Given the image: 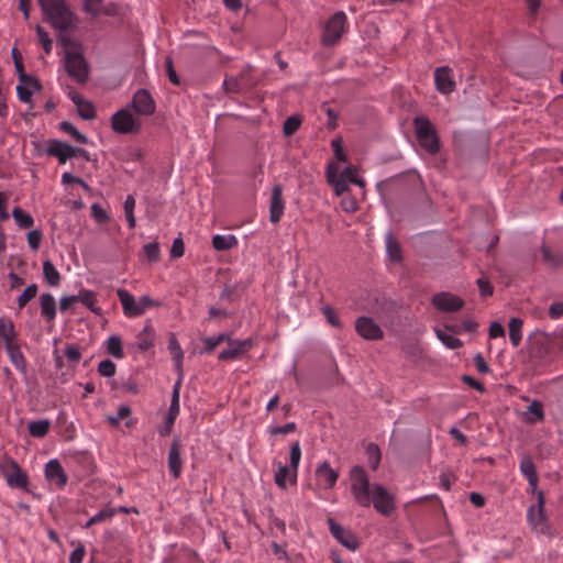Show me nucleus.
<instances>
[{"instance_id": "nucleus-1", "label": "nucleus", "mask_w": 563, "mask_h": 563, "mask_svg": "<svg viewBox=\"0 0 563 563\" xmlns=\"http://www.w3.org/2000/svg\"><path fill=\"white\" fill-rule=\"evenodd\" d=\"M350 482L352 497L358 506L368 508L373 505L374 509L385 517L390 516L396 509L395 496L382 484H371L369 475L363 466L355 465L351 468Z\"/></svg>"}, {"instance_id": "nucleus-2", "label": "nucleus", "mask_w": 563, "mask_h": 563, "mask_svg": "<svg viewBox=\"0 0 563 563\" xmlns=\"http://www.w3.org/2000/svg\"><path fill=\"white\" fill-rule=\"evenodd\" d=\"M300 460V443L295 441L290 445L289 465H284L280 462L275 463L277 465V470L274 475V482L279 489L286 490L288 485H295L297 483Z\"/></svg>"}, {"instance_id": "nucleus-3", "label": "nucleus", "mask_w": 563, "mask_h": 563, "mask_svg": "<svg viewBox=\"0 0 563 563\" xmlns=\"http://www.w3.org/2000/svg\"><path fill=\"white\" fill-rule=\"evenodd\" d=\"M413 128L420 146L431 155L437 154L440 151V140L432 122L427 117H416Z\"/></svg>"}, {"instance_id": "nucleus-4", "label": "nucleus", "mask_w": 563, "mask_h": 563, "mask_svg": "<svg viewBox=\"0 0 563 563\" xmlns=\"http://www.w3.org/2000/svg\"><path fill=\"white\" fill-rule=\"evenodd\" d=\"M117 295L122 305L123 313L128 318L140 317L146 311V309L159 306V302L152 299L150 296L144 295L136 299L124 288L117 289Z\"/></svg>"}, {"instance_id": "nucleus-5", "label": "nucleus", "mask_w": 563, "mask_h": 563, "mask_svg": "<svg viewBox=\"0 0 563 563\" xmlns=\"http://www.w3.org/2000/svg\"><path fill=\"white\" fill-rule=\"evenodd\" d=\"M44 14L52 24L60 30H67L73 23V13L66 7L64 0H37Z\"/></svg>"}, {"instance_id": "nucleus-6", "label": "nucleus", "mask_w": 563, "mask_h": 563, "mask_svg": "<svg viewBox=\"0 0 563 563\" xmlns=\"http://www.w3.org/2000/svg\"><path fill=\"white\" fill-rule=\"evenodd\" d=\"M60 40L64 42L66 48L64 62L67 74L78 84H85L88 79L89 67L82 53L77 48L68 49L67 43L69 40L65 36H62Z\"/></svg>"}, {"instance_id": "nucleus-7", "label": "nucleus", "mask_w": 563, "mask_h": 563, "mask_svg": "<svg viewBox=\"0 0 563 563\" xmlns=\"http://www.w3.org/2000/svg\"><path fill=\"white\" fill-rule=\"evenodd\" d=\"M143 122L132 113L130 107L122 108L111 117V128L118 134H137Z\"/></svg>"}, {"instance_id": "nucleus-8", "label": "nucleus", "mask_w": 563, "mask_h": 563, "mask_svg": "<svg viewBox=\"0 0 563 563\" xmlns=\"http://www.w3.org/2000/svg\"><path fill=\"white\" fill-rule=\"evenodd\" d=\"M346 24V15L343 11L335 12L327 22L322 35L324 45L335 44L342 36Z\"/></svg>"}, {"instance_id": "nucleus-9", "label": "nucleus", "mask_w": 563, "mask_h": 563, "mask_svg": "<svg viewBox=\"0 0 563 563\" xmlns=\"http://www.w3.org/2000/svg\"><path fill=\"white\" fill-rule=\"evenodd\" d=\"M0 470L10 487L25 488L27 476L15 461L4 459L0 463Z\"/></svg>"}, {"instance_id": "nucleus-10", "label": "nucleus", "mask_w": 563, "mask_h": 563, "mask_svg": "<svg viewBox=\"0 0 563 563\" xmlns=\"http://www.w3.org/2000/svg\"><path fill=\"white\" fill-rule=\"evenodd\" d=\"M527 518L534 531L540 533L548 531V523L544 515V495L542 492L538 493L537 504L531 505L528 508Z\"/></svg>"}, {"instance_id": "nucleus-11", "label": "nucleus", "mask_w": 563, "mask_h": 563, "mask_svg": "<svg viewBox=\"0 0 563 563\" xmlns=\"http://www.w3.org/2000/svg\"><path fill=\"white\" fill-rule=\"evenodd\" d=\"M139 115L150 117L155 112L156 104L146 89H137L128 104Z\"/></svg>"}, {"instance_id": "nucleus-12", "label": "nucleus", "mask_w": 563, "mask_h": 563, "mask_svg": "<svg viewBox=\"0 0 563 563\" xmlns=\"http://www.w3.org/2000/svg\"><path fill=\"white\" fill-rule=\"evenodd\" d=\"M332 537L343 547L351 551L358 549L360 543L356 536L349 529L339 525L333 518L327 520Z\"/></svg>"}, {"instance_id": "nucleus-13", "label": "nucleus", "mask_w": 563, "mask_h": 563, "mask_svg": "<svg viewBox=\"0 0 563 563\" xmlns=\"http://www.w3.org/2000/svg\"><path fill=\"white\" fill-rule=\"evenodd\" d=\"M355 331L361 338L368 341H377L384 336L382 328L372 318L365 316L356 319Z\"/></svg>"}, {"instance_id": "nucleus-14", "label": "nucleus", "mask_w": 563, "mask_h": 563, "mask_svg": "<svg viewBox=\"0 0 563 563\" xmlns=\"http://www.w3.org/2000/svg\"><path fill=\"white\" fill-rule=\"evenodd\" d=\"M228 345L229 346L227 349L219 353V361H233L245 354L253 347V340L251 338L245 340H235L229 338Z\"/></svg>"}, {"instance_id": "nucleus-15", "label": "nucleus", "mask_w": 563, "mask_h": 563, "mask_svg": "<svg viewBox=\"0 0 563 563\" xmlns=\"http://www.w3.org/2000/svg\"><path fill=\"white\" fill-rule=\"evenodd\" d=\"M432 305L440 311L454 312L463 308L464 301L456 295L441 291L433 295Z\"/></svg>"}, {"instance_id": "nucleus-16", "label": "nucleus", "mask_w": 563, "mask_h": 563, "mask_svg": "<svg viewBox=\"0 0 563 563\" xmlns=\"http://www.w3.org/2000/svg\"><path fill=\"white\" fill-rule=\"evenodd\" d=\"M316 476L323 488L331 489L335 486L340 473L338 470L331 467L328 461H322L316 468Z\"/></svg>"}, {"instance_id": "nucleus-17", "label": "nucleus", "mask_w": 563, "mask_h": 563, "mask_svg": "<svg viewBox=\"0 0 563 563\" xmlns=\"http://www.w3.org/2000/svg\"><path fill=\"white\" fill-rule=\"evenodd\" d=\"M167 465L169 474L173 476L174 479H177L183 471V460L180 456V440L178 437H175L172 441L168 451Z\"/></svg>"}, {"instance_id": "nucleus-18", "label": "nucleus", "mask_w": 563, "mask_h": 563, "mask_svg": "<svg viewBox=\"0 0 563 563\" xmlns=\"http://www.w3.org/2000/svg\"><path fill=\"white\" fill-rule=\"evenodd\" d=\"M284 210L283 188L280 185H275L271 196L269 221L274 224L278 223L284 214Z\"/></svg>"}, {"instance_id": "nucleus-19", "label": "nucleus", "mask_w": 563, "mask_h": 563, "mask_svg": "<svg viewBox=\"0 0 563 563\" xmlns=\"http://www.w3.org/2000/svg\"><path fill=\"white\" fill-rule=\"evenodd\" d=\"M437 90L443 95L451 93L455 89L452 70L448 66L438 67L434 71Z\"/></svg>"}, {"instance_id": "nucleus-20", "label": "nucleus", "mask_w": 563, "mask_h": 563, "mask_svg": "<svg viewBox=\"0 0 563 563\" xmlns=\"http://www.w3.org/2000/svg\"><path fill=\"white\" fill-rule=\"evenodd\" d=\"M45 477L57 487H64L67 483V475L58 460H51L45 466Z\"/></svg>"}, {"instance_id": "nucleus-21", "label": "nucleus", "mask_w": 563, "mask_h": 563, "mask_svg": "<svg viewBox=\"0 0 563 563\" xmlns=\"http://www.w3.org/2000/svg\"><path fill=\"white\" fill-rule=\"evenodd\" d=\"M45 152L48 156L56 157L59 164H65L71 158V145L63 141L51 140Z\"/></svg>"}, {"instance_id": "nucleus-22", "label": "nucleus", "mask_w": 563, "mask_h": 563, "mask_svg": "<svg viewBox=\"0 0 563 563\" xmlns=\"http://www.w3.org/2000/svg\"><path fill=\"white\" fill-rule=\"evenodd\" d=\"M168 350L172 354V360L174 362V366L176 372L178 373V377L184 378V371H183V360H184V352L181 350V346L174 333H170L168 336Z\"/></svg>"}, {"instance_id": "nucleus-23", "label": "nucleus", "mask_w": 563, "mask_h": 563, "mask_svg": "<svg viewBox=\"0 0 563 563\" xmlns=\"http://www.w3.org/2000/svg\"><path fill=\"white\" fill-rule=\"evenodd\" d=\"M131 413H132V410H131L130 406L121 405L118 408V411L115 415L107 417V421L110 423V426L118 428L120 424V421L122 419L128 418V420L125 421V426H126V428L131 429V428H134L137 422V419L132 418Z\"/></svg>"}, {"instance_id": "nucleus-24", "label": "nucleus", "mask_w": 563, "mask_h": 563, "mask_svg": "<svg viewBox=\"0 0 563 563\" xmlns=\"http://www.w3.org/2000/svg\"><path fill=\"white\" fill-rule=\"evenodd\" d=\"M155 331L150 322L145 324L143 330L136 335V347L141 352H146L155 344Z\"/></svg>"}, {"instance_id": "nucleus-25", "label": "nucleus", "mask_w": 563, "mask_h": 563, "mask_svg": "<svg viewBox=\"0 0 563 563\" xmlns=\"http://www.w3.org/2000/svg\"><path fill=\"white\" fill-rule=\"evenodd\" d=\"M520 471L523 474V476L527 478L531 488L536 489L537 484H538V474H537L534 462L531 456H529V455L521 456Z\"/></svg>"}, {"instance_id": "nucleus-26", "label": "nucleus", "mask_w": 563, "mask_h": 563, "mask_svg": "<svg viewBox=\"0 0 563 563\" xmlns=\"http://www.w3.org/2000/svg\"><path fill=\"white\" fill-rule=\"evenodd\" d=\"M336 173L338 167L333 164H330L327 170L328 181L333 187L335 195L342 196L345 191L349 190V184L339 177Z\"/></svg>"}, {"instance_id": "nucleus-27", "label": "nucleus", "mask_w": 563, "mask_h": 563, "mask_svg": "<svg viewBox=\"0 0 563 563\" xmlns=\"http://www.w3.org/2000/svg\"><path fill=\"white\" fill-rule=\"evenodd\" d=\"M76 301H80L85 305L91 312L96 314H101L102 309L97 306V296L92 290L89 289H80L76 295Z\"/></svg>"}, {"instance_id": "nucleus-28", "label": "nucleus", "mask_w": 563, "mask_h": 563, "mask_svg": "<svg viewBox=\"0 0 563 563\" xmlns=\"http://www.w3.org/2000/svg\"><path fill=\"white\" fill-rule=\"evenodd\" d=\"M41 313L47 320L52 321L56 316V302L54 297L46 292L40 298Z\"/></svg>"}, {"instance_id": "nucleus-29", "label": "nucleus", "mask_w": 563, "mask_h": 563, "mask_svg": "<svg viewBox=\"0 0 563 563\" xmlns=\"http://www.w3.org/2000/svg\"><path fill=\"white\" fill-rule=\"evenodd\" d=\"M181 382H183L181 377H178V379L176 380V383L173 387L172 400H170V405H169L168 412H167L168 422H170L172 419H176L177 416L179 415V410H180L179 390H180Z\"/></svg>"}, {"instance_id": "nucleus-30", "label": "nucleus", "mask_w": 563, "mask_h": 563, "mask_svg": "<svg viewBox=\"0 0 563 563\" xmlns=\"http://www.w3.org/2000/svg\"><path fill=\"white\" fill-rule=\"evenodd\" d=\"M43 277L44 282L51 287H56L60 283V274L51 261L43 263Z\"/></svg>"}, {"instance_id": "nucleus-31", "label": "nucleus", "mask_w": 563, "mask_h": 563, "mask_svg": "<svg viewBox=\"0 0 563 563\" xmlns=\"http://www.w3.org/2000/svg\"><path fill=\"white\" fill-rule=\"evenodd\" d=\"M236 244H238V239L232 234H228V235L216 234L212 238V246L217 251H228V250H231L232 247H234Z\"/></svg>"}, {"instance_id": "nucleus-32", "label": "nucleus", "mask_w": 563, "mask_h": 563, "mask_svg": "<svg viewBox=\"0 0 563 563\" xmlns=\"http://www.w3.org/2000/svg\"><path fill=\"white\" fill-rule=\"evenodd\" d=\"M15 331L11 321L0 319V341L4 343V347L14 345Z\"/></svg>"}, {"instance_id": "nucleus-33", "label": "nucleus", "mask_w": 563, "mask_h": 563, "mask_svg": "<svg viewBox=\"0 0 563 563\" xmlns=\"http://www.w3.org/2000/svg\"><path fill=\"white\" fill-rule=\"evenodd\" d=\"M528 417L526 418V422L528 423H537L542 422L544 420V411L541 401L533 400L527 409Z\"/></svg>"}, {"instance_id": "nucleus-34", "label": "nucleus", "mask_w": 563, "mask_h": 563, "mask_svg": "<svg viewBox=\"0 0 563 563\" xmlns=\"http://www.w3.org/2000/svg\"><path fill=\"white\" fill-rule=\"evenodd\" d=\"M336 175L347 184H354L360 187L365 186L364 179L357 176V168L353 165L345 166L340 173L338 172Z\"/></svg>"}, {"instance_id": "nucleus-35", "label": "nucleus", "mask_w": 563, "mask_h": 563, "mask_svg": "<svg viewBox=\"0 0 563 563\" xmlns=\"http://www.w3.org/2000/svg\"><path fill=\"white\" fill-rule=\"evenodd\" d=\"M522 324L523 322L520 318H511L509 321V340L515 347L521 342Z\"/></svg>"}, {"instance_id": "nucleus-36", "label": "nucleus", "mask_w": 563, "mask_h": 563, "mask_svg": "<svg viewBox=\"0 0 563 563\" xmlns=\"http://www.w3.org/2000/svg\"><path fill=\"white\" fill-rule=\"evenodd\" d=\"M541 253L542 260L548 266L552 268L563 266V252L553 254L548 246L542 245Z\"/></svg>"}, {"instance_id": "nucleus-37", "label": "nucleus", "mask_w": 563, "mask_h": 563, "mask_svg": "<svg viewBox=\"0 0 563 563\" xmlns=\"http://www.w3.org/2000/svg\"><path fill=\"white\" fill-rule=\"evenodd\" d=\"M106 347H107L108 353L111 354L113 357L119 358V360L124 357V352H123L122 342H121L120 336H118V335L109 336L106 342Z\"/></svg>"}, {"instance_id": "nucleus-38", "label": "nucleus", "mask_w": 563, "mask_h": 563, "mask_svg": "<svg viewBox=\"0 0 563 563\" xmlns=\"http://www.w3.org/2000/svg\"><path fill=\"white\" fill-rule=\"evenodd\" d=\"M230 335L227 333H219L218 335L207 336L202 339L203 350L202 353H211L220 343L229 340Z\"/></svg>"}, {"instance_id": "nucleus-39", "label": "nucleus", "mask_w": 563, "mask_h": 563, "mask_svg": "<svg viewBox=\"0 0 563 563\" xmlns=\"http://www.w3.org/2000/svg\"><path fill=\"white\" fill-rule=\"evenodd\" d=\"M9 357L12 362V364L15 366L16 369L21 371L22 373L25 372V360L21 353V350L19 346L11 345L9 347H5Z\"/></svg>"}, {"instance_id": "nucleus-40", "label": "nucleus", "mask_w": 563, "mask_h": 563, "mask_svg": "<svg viewBox=\"0 0 563 563\" xmlns=\"http://www.w3.org/2000/svg\"><path fill=\"white\" fill-rule=\"evenodd\" d=\"M59 128L63 132L69 134L76 142L80 144L88 143V137L81 132H79L71 122L63 121L60 122Z\"/></svg>"}, {"instance_id": "nucleus-41", "label": "nucleus", "mask_w": 563, "mask_h": 563, "mask_svg": "<svg viewBox=\"0 0 563 563\" xmlns=\"http://www.w3.org/2000/svg\"><path fill=\"white\" fill-rule=\"evenodd\" d=\"M134 208H135V198L132 195H128L123 202V209H124L125 219L128 221L130 229H134L136 225Z\"/></svg>"}, {"instance_id": "nucleus-42", "label": "nucleus", "mask_w": 563, "mask_h": 563, "mask_svg": "<svg viewBox=\"0 0 563 563\" xmlns=\"http://www.w3.org/2000/svg\"><path fill=\"white\" fill-rule=\"evenodd\" d=\"M435 334L438 336V339L448 347V349H451V350H455V349H459L463 345L462 341L450 334V333H446L445 331L443 330H440V329H435Z\"/></svg>"}, {"instance_id": "nucleus-43", "label": "nucleus", "mask_w": 563, "mask_h": 563, "mask_svg": "<svg viewBox=\"0 0 563 563\" xmlns=\"http://www.w3.org/2000/svg\"><path fill=\"white\" fill-rule=\"evenodd\" d=\"M77 107L78 114L85 120H93L97 115L96 109L92 102L85 100L84 98L75 104Z\"/></svg>"}, {"instance_id": "nucleus-44", "label": "nucleus", "mask_w": 563, "mask_h": 563, "mask_svg": "<svg viewBox=\"0 0 563 563\" xmlns=\"http://www.w3.org/2000/svg\"><path fill=\"white\" fill-rule=\"evenodd\" d=\"M366 456L369 467L373 471L377 470L382 459L378 445L375 443H369L366 448Z\"/></svg>"}, {"instance_id": "nucleus-45", "label": "nucleus", "mask_w": 563, "mask_h": 563, "mask_svg": "<svg viewBox=\"0 0 563 563\" xmlns=\"http://www.w3.org/2000/svg\"><path fill=\"white\" fill-rule=\"evenodd\" d=\"M117 514V509L104 508L93 515L85 525L84 528H90L92 525L103 522L111 519Z\"/></svg>"}, {"instance_id": "nucleus-46", "label": "nucleus", "mask_w": 563, "mask_h": 563, "mask_svg": "<svg viewBox=\"0 0 563 563\" xmlns=\"http://www.w3.org/2000/svg\"><path fill=\"white\" fill-rule=\"evenodd\" d=\"M386 249L389 254V257L398 262L401 260V249L399 243L394 239L391 233H388L386 236Z\"/></svg>"}, {"instance_id": "nucleus-47", "label": "nucleus", "mask_w": 563, "mask_h": 563, "mask_svg": "<svg viewBox=\"0 0 563 563\" xmlns=\"http://www.w3.org/2000/svg\"><path fill=\"white\" fill-rule=\"evenodd\" d=\"M82 9L87 14L97 18L102 13L103 0H84Z\"/></svg>"}, {"instance_id": "nucleus-48", "label": "nucleus", "mask_w": 563, "mask_h": 563, "mask_svg": "<svg viewBox=\"0 0 563 563\" xmlns=\"http://www.w3.org/2000/svg\"><path fill=\"white\" fill-rule=\"evenodd\" d=\"M12 216L19 227L26 229L33 224V218L31 214L24 212L21 208L15 207L12 211Z\"/></svg>"}, {"instance_id": "nucleus-49", "label": "nucleus", "mask_w": 563, "mask_h": 563, "mask_svg": "<svg viewBox=\"0 0 563 563\" xmlns=\"http://www.w3.org/2000/svg\"><path fill=\"white\" fill-rule=\"evenodd\" d=\"M301 125V119L297 115L288 117L283 125V132L286 136L295 134Z\"/></svg>"}, {"instance_id": "nucleus-50", "label": "nucleus", "mask_w": 563, "mask_h": 563, "mask_svg": "<svg viewBox=\"0 0 563 563\" xmlns=\"http://www.w3.org/2000/svg\"><path fill=\"white\" fill-rule=\"evenodd\" d=\"M322 313L329 324H331L333 328L342 329L343 324L338 317L336 311L332 307L324 306L322 308Z\"/></svg>"}, {"instance_id": "nucleus-51", "label": "nucleus", "mask_w": 563, "mask_h": 563, "mask_svg": "<svg viewBox=\"0 0 563 563\" xmlns=\"http://www.w3.org/2000/svg\"><path fill=\"white\" fill-rule=\"evenodd\" d=\"M31 88H35V85L33 86L32 84H22L20 81V84L16 86V93L21 101L26 103L32 101L33 90Z\"/></svg>"}, {"instance_id": "nucleus-52", "label": "nucleus", "mask_w": 563, "mask_h": 563, "mask_svg": "<svg viewBox=\"0 0 563 563\" xmlns=\"http://www.w3.org/2000/svg\"><path fill=\"white\" fill-rule=\"evenodd\" d=\"M143 251L150 262H157L161 258V250L157 242L145 244Z\"/></svg>"}, {"instance_id": "nucleus-53", "label": "nucleus", "mask_w": 563, "mask_h": 563, "mask_svg": "<svg viewBox=\"0 0 563 563\" xmlns=\"http://www.w3.org/2000/svg\"><path fill=\"white\" fill-rule=\"evenodd\" d=\"M97 371L103 377H112L115 374L117 365L107 358L98 364Z\"/></svg>"}, {"instance_id": "nucleus-54", "label": "nucleus", "mask_w": 563, "mask_h": 563, "mask_svg": "<svg viewBox=\"0 0 563 563\" xmlns=\"http://www.w3.org/2000/svg\"><path fill=\"white\" fill-rule=\"evenodd\" d=\"M223 88L225 92L238 93L242 91L243 86L238 77H227L223 80Z\"/></svg>"}, {"instance_id": "nucleus-55", "label": "nucleus", "mask_w": 563, "mask_h": 563, "mask_svg": "<svg viewBox=\"0 0 563 563\" xmlns=\"http://www.w3.org/2000/svg\"><path fill=\"white\" fill-rule=\"evenodd\" d=\"M64 354L68 362L78 363L81 358V352L75 344H68L65 346Z\"/></svg>"}, {"instance_id": "nucleus-56", "label": "nucleus", "mask_w": 563, "mask_h": 563, "mask_svg": "<svg viewBox=\"0 0 563 563\" xmlns=\"http://www.w3.org/2000/svg\"><path fill=\"white\" fill-rule=\"evenodd\" d=\"M35 298V284L29 285L18 298V305L23 308L31 299Z\"/></svg>"}, {"instance_id": "nucleus-57", "label": "nucleus", "mask_w": 563, "mask_h": 563, "mask_svg": "<svg viewBox=\"0 0 563 563\" xmlns=\"http://www.w3.org/2000/svg\"><path fill=\"white\" fill-rule=\"evenodd\" d=\"M296 430V423L295 422H288L284 426H272L268 428V433L272 435L277 434H288Z\"/></svg>"}, {"instance_id": "nucleus-58", "label": "nucleus", "mask_w": 563, "mask_h": 563, "mask_svg": "<svg viewBox=\"0 0 563 563\" xmlns=\"http://www.w3.org/2000/svg\"><path fill=\"white\" fill-rule=\"evenodd\" d=\"M91 214L95 218V220L99 223H104L109 221V214L99 203H93L91 206Z\"/></svg>"}, {"instance_id": "nucleus-59", "label": "nucleus", "mask_w": 563, "mask_h": 563, "mask_svg": "<svg viewBox=\"0 0 563 563\" xmlns=\"http://www.w3.org/2000/svg\"><path fill=\"white\" fill-rule=\"evenodd\" d=\"M165 67H166V71H167V76H168V79L169 81L175 85V86H178L180 85V79L174 68V64H173V59L172 57H166L165 59Z\"/></svg>"}, {"instance_id": "nucleus-60", "label": "nucleus", "mask_w": 563, "mask_h": 563, "mask_svg": "<svg viewBox=\"0 0 563 563\" xmlns=\"http://www.w3.org/2000/svg\"><path fill=\"white\" fill-rule=\"evenodd\" d=\"M14 66L19 75V80L22 84H32L33 86L35 85V77H33L32 75H27L25 73L23 62H18L16 64H14Z\"/></svg>"}, {"instance_id": "nucleus-61", "label": "nucleus", "mask_w": 563, "mask_h": 563, "mask_svg": "<svg viewBox=\"0 0 563 563\" xmlns=\"http://www.w3.org/2000/svg\"><path fill=\"white\" fill-rule=\"evenodd\" d=\"M331 146L333 148L335 158L339 162H346L347 157L342 146V140L340 137L333 139L331 141Z\"/></svg>"}, {"instance_id": "nucleus-62", "label": "nucleus", "mask_w": 563, "mask_h": 563, "mask_svg": "<svg viewBox=\"0 0 563 563\" xmlns=\"http://www.w3.org/2000/svg\"><path fill=\"white\" fill-rule=\"evenodd\" d=\"M185 253V243L181 238H176L173 241L170 249V256L174 258L181 257Z\"/></svg>"}, {"instance_id": "nucleus-63", "label": "nucleus", "mask_w": 563, "mask_h": 563, "mask_svg": "<svg viewBox=\"0 0 563 563\" xmlns=\"http://www.w3.org/2000/svg\"><path fill=\"white\" fill-rule=\"evenodd\" d=\"M476 284L478 286V290H479V294L481 296L483 297H487V296H492L493 295V286L490 284V282L487 279V278H478L476 280Z\"/></svg>"}, {"instance_id": "nucleus-64", "label": "nucleus", "mask_w": 563, "mask_h": 563, "mask_svg": "<svg viewBox=\"0 0 563 563\" xmlns=\"http://www.w3.org/2000/svg\"><path fill=\"white\" fill-rule=\"evenodd\" d=\"M340 205L341 208L349 213L355 212L358 209L357 201L353 197H343Z\"/></svg>"}]
</instances>
